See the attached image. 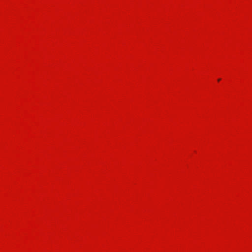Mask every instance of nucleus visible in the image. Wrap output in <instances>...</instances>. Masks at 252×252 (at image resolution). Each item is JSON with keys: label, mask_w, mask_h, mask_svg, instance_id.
Listing matches in <instances>:
<instances>
[{"label": "nucleus", "mask_w": 252, "mask_h": 252, "mask_svg": "<svg viewBox=\"0 0 252 252\" xmlns=\"http://www.w3.org/2000/svg\"><path fill=\"white\" fill-rule=\"evenodd\" d=\"M220 79H219L218 80V81H220Z\"/></svg>", "instance_id": "nucleus-1"}]
</instances>
